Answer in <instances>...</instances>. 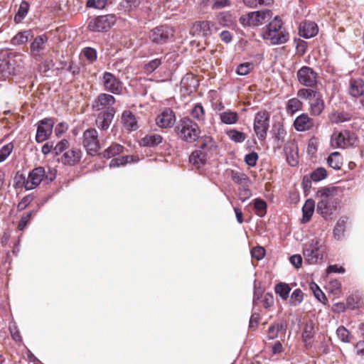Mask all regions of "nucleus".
I'll return each instance as SVG.
<instances>
[{
	"mask_svg": "<svg viewBox=\"0 0 364 364\" xmlns=\"http://www.w3.org/2000/svg\"><path fill=\"white\" fill-rule=\"evenodd\" d=\"M338 188L335 186H323L316 193L318 200L316 212L326 220L332 217L336 212L339 205V200L336 198Z\"/></svg>",
	"mask_w": 364,
	"mask_h": 364,
	"instance_id": "nucleus-1",
	"label": "nucleus"
},
{
	"mask_svg": "<svg viewBox=\"0 0 364 364\" xmlns=\"http://www.w3.org/2000/svg\"><path fill=\"white\" fill-rule=\"evenodd\" d=\"M302 252L306 262L315 264L323 259L326 248L320 239L314 237L304 245Z\"/></svg>",
	"mask_w": 364,
	"mask_h": 364,
	"instance_id": "nucleus-2",
	"label": "nucleus"
},
{
	"mask_svg": "<svg viewBox=\"0 0 364 364\" xmlns=\"http://www.w3.org/2000/svg\"><path fill=\"white\" fill-rule=\"evenodd\" d=\"M282 22L278 16H275L269 25L264 28L262 36L264 39L268 40L272 44H282L286 43L289 39L287 33L281 31Z\"/></svg>",
	"mask_w": 364,
	"mask_h": 364,
	"instance_id": "nucleus-3",
	"label": "nucleus"
},
{
	"mask_svg": "<svg viewBox=\"0 0 364 364\" xmlns=\"http://www.w3.org/2000/svg\"><path fill=\"white\" fill-rule=\"evenodd\" d=\"M177 135L186 141H194L200 136L198 125L190 118L184 117L178 122L175 128Z\"/></svg>",
	"mask_w": 364,
	"mask_h": 364,
	"instance_id": "nucleus-4",
	"label": "nucleus"
},
{
	"mask_svg": "<svg viewBox=\"0 0 364 364\" xmlns=\"http://www.w3.org/2000/svg\"><path fill=\"white\" fill-rule=\"evenodd\" d=\"M55 171L50 170L46 173L43 167H38L31 171L27 179L23 182L24 188L26 190H32L38 186L44 179L48 181H52L55 178Z\"/></svg>",
	"mask_w": 364,
	"mask_h": 364,
	"instance_id": "nucleus-5",
	"label": "nucleus"
},
{
	"mask_svg": "<svg viewBox=\"0 0 364 364\" xmlns=\"http://www.w3.org/2000/svg\"><path fill=\"white\" fill-rule=\"evenodd\" d=\"M272 16V11L268 9L249 12L240 16V22L244 26L256 27L268 21Z\"/></svg>",
	"mask_w": 364,
	"mask_h": 364,
	"instance_id": "nucleus-6",
	"label": "nucleus"
},
{
	"mask_svg": "<svg viewBox=\"0 0 364 364\" xmlns=\"http://www.w3.org/2000/svg\"><path fill=\"white\" fill-rule=\"evenodd\" d=\"M357 143L356 135L348 130L335 131L331 138L333 148L346 149L355 146Z\"/></svg>",
	"mask_w": 364,
	"mask_h": 364,
	"instance_id": "nucleus-7",
	"label": "nucleus"
},
{
	"mask_svg": "<svg viewBox=\"0 0 364 364\" xmlns=\"http://www.w3.org/2000/svg\"><path fill=\"white\" fill-rule=\"evenodd\" d=\"M23 60L24 58L22 55L16 54L12 58H10L8 62L0 64L3 76L7 77L21 73L24 65Z\"/></svg>",
	"mask_w": 364,
	"mask_h": 364,
	"instance_id": "nucleus-8",
	"label": "nucleus"
},
{
	"mask_svg": "<svg viewBox=\"0 0 364 364\" xmlns=\"http://www.w3.org/2000/svg\"><path fill=\"white\" fill-rule=\"evenodd\" d=\"M115 17L112 15L100 16L90 21L88 28L93 32L106 31L114 25Z\"/></svg>",
	"mask_w": 364,
	"mask_h": 364,
	"instance_id": "nucleus-9",
	"label": "nucleus"
},
{
	"mask_svg": "<svg viewBox=\"0 0 364 364\" xmlns=\"http://www.w3.org/2000/svg\"><path fill=\"white\" fill-rule=\"evenodd\" d=\"M269 114L267 112H257L254 119V131L259 139H264L269 129Z\"/></svg>",
	"mask_w": 364,
	"mask_h": 364,
	"instance_id": "nucleus-10",
	"label": "nucleus"
},
{
	"mask_svg": "<svg viewBox=\"0 0 364 364\" xmlns=\"http://www.w3.org/2000/svg\"><path fill=\"white\" fill-rule=\"evenodd\" d=\"M214 146V141L210 137L205 139V142L200 145L202 149H198L192 152L189 157L190 162L197 168L205 164L206 154L205 149H210Z\"/></svg>",
	"mask_w": 364,
	"mask_h": 364,
	"instance_id": "nucleus-11",
	"label": "nucleus"
},
{
	"mask_svg": "<svg viewBox=\"0 0 364 364\" xmlns=\"http://www.w3.org/2000/svg\"><path fill=\"white\" fill-rule=\"evenodd\" d=\"M83 145L90 154H93L98 151L100 144L96 129H89L84 132Z\"/></svg>",
	"mask_w": 364,
	"mask_h": 364,
	"instance_id": "nucleus-12",
	"label": "nucleus"
},
{
	"mask_svg": "<svg viewBox=\"0 0 364 364\" xmlns=\"http://www.w3.org/2000/svg\"><path fill=\"white\" fill-rule=\"evenodd\" d=\"M216 27L213 23L208 21H196L191 29L193 36H208L216 31Z\"/></svg>",
	"mask_w": 364,
	"mask_h": 364,
	"instance_id": "nucleus-13",
	"label": "nucleus"
},
{
	"mask_svg": "<svg viewBox=\"0 0 364 364\" xmlns=\"http://www.w3.org/2000/svg\"><path fill=\"white\" fill-rule=\"evenodd\" d=\"M102 84L106 90L113 94H119L122 90L121 81L109 72H105L103 74Z\"/></svg>",
	"mask_w": 364,
	"mask_h": 364,
	"instance_id": "nucleus-14",
	"label": "nucleus"
},
{
	"mask_svg": "<svg viewBox=\"0 0 364 364\" xmlns=\"http://www.w3.org/2000/svg\"><path fill=\"white\" fill-rule=\"evenodd\" d=\"M54 125V121L50 118L41 120L37 128L36 139L38 142L46 141L51 134Z\"/></svg>",
	"mask_w": 364,
	"mask_h": 364,
	"instance_id": "nucleus-15",
	"label": "nucleus"
},
{
	"mask_svg": "<svg viewBox=\"0 0 364 364\" xmlns=\"http://www.w3.org/2000/svg\"><path fill=\"white\" fill-rule=\"evenodd\" d=\"M171 36H173V30L166 26L155 28L150 34L152 42L157 44L166 43Z\"/></svg>",
	"mask_w": 364,
	"mask_h": 364,
	"instance_id": "nucleus-16",
	"label": "nucleus"
},
{
	"mask_svg": "<svg viewBox=\"0 0 364 364\" xmlns=\"http://www.w3.org/2000/svg\"><path fill=\"white\" fill-rule=\"evenodd\" d=\"M299 82L304 86L311 87L316 83L317 74L309 67H302L297 72Z\"/></svg>",
	"mask_w": 364,
	"mask_h": 364,
	"instance_id": "nucleus-17",
	"label": "nucleus"
},
{
	"mask_svg": "<svg viewBox=\"0 0 364 364\" xmlns=\"http://www.w3.org/2000/svg\"><path fill=\"white\" fill-rule=\"evenodd\" d=\"M176 122L174 112L170 109L164 110L156 119V124L161 128H170Z\"/></svg>",
	"mask_w": 364,
	"mask_h": 364,
	"instance_id": "nucleus-18",
	"label": "nucleus"
},
{
	"mask_svg": "<svg viewBox=\"0 0 364 364\" xmlns=\"http://www.w3.org/2000/svg\"><path fill=\"white\" fill-rule=\"evenodd\" d=\"M314 125V120L304 113L298 116L294 122V127L298 132L309 131L313 129Z\"/></svg>",
	"mask_w": 364,
	"mask_h": 364,
	"instance_id": "nucleus-19",
	"label": "nucleus"
},
{
	"mask_svg": "<svg viewBox=\"0 0 364 364\" xmlns=\"http://www.w3.org/2000/svg\"><path fill=\"white\" fill-rule=\"evenodd\" d=\"M114 114L115 110L114 108L108 109L100 113L96 119L97 127L102 130L107 129L113 119Z\"/></svg>",
	"mask_w": 364,
	"mask_h": 364,
	"instance_id": "nucleus-20",
	"label": "nucleus"
},
{
	"mask_svg": "<svg viewBox=\"0 0 364 364\" xmlns=\"http://www.w3.org/2000/svg\"><path fill=\"white\" fill-rule=\"evenodd\" d=\"M115 102L114 97L109 94L102 93L94 101L92 107L95 109L100 111L112 105Z\"/></svg>",
	"mask_w": 364,
	"mask_h": 364,
	"instance_id": "nucleus-21",
	"label": "nucleus"
},
{
	"mask_svg": "<svg viewBox=\"0 0 364 364\" xmlns=\"http://www.w3.org/2000/svg\"><path fill=\"white\" fill-rule=\"evenodd\" d=\"M317 25L312 21L304 22L299 26V34L305 38L315 36L318 33Z\"/></svg>",
	"mask_w": 364,
	"mask_h": 364,
	"instance_id": "nucleus-22",
	"label": "nucleus"
},
{
	"mask_svg": "<svg viewBox=\"0 0 364 364\" xmlns=\"http://www.w3.org/2000/svg\"><path fill=\"white\" fill-rule=\"evenodd\" d=\"M310 112L314 116H318L324 109V102L321 95L319 93L315 95L309 102Z\"/></svg>",
	"mask_w": 364,
	"mask_h": 364,
	"instance_id": "nucleus-23",
	"label": "nucleus"
},
{
	"mask_svg": "<svg viewBox=\"0 0 364 364\" xmlns=\"http://www.w3.org/2000/svg\"><path fill=\"white\" fill-rule=\"evenodd\" d=\"M315 210V201L311 199H307L303 207H302V218H301V223H308Z\"/></svg>",
	"mask_w": 364,
	"mask_h": 364,
	"instance_id": "nucleus-24",
	"label": "nucleus"
},
{
	"mask_svg": "<svg viewBox=\"0 0 364 364\" xmlns=\"http://www.w3.org/2000/svg\"><path fill=\"white\" fill-rule=\"evenodd\" d=\"M348 91L353 97H358L364 94V82L361 79L351 80Z\"/></svg>",
	"mask_w": 364,
	"mask_h": 364,
	"instance_id": "nucleus-25",
	"label": "nucleus"
},
{
	"mask_svg": "<svg viewBox=\"0 0 364 364\" xmlns=\"http://www.w3.org/2000/svg\"><path fill=\"white\" fill-rule=\"evenodd\" d=\"M287 163L291 166H295L298 164V153L296 146L293 144H289L284 147Z\"/></svg>",
	"mask_w": 364,
	"mask_h": 364,
	"instance_id": "nucleus-26",
	"label": "nucleus"
},
{
	"mask_svg": "<svg viewBox=\"0 0 364 364\" xmlns=\"http://www.w3.org/2000/svg\"><path fill=\"white\" fill-rule=\"evenodd\" d=\"M81 157V152L78 149H70L65 151L62 156V162L65 164L73 165Z\"/></svg>",
	"mask_w": 364,
	"mask_h": 364,
	"instance_id": "nucleus-27",
	"label": "nucleus"
},
{
	"mask_svg": "<svg viewBox=\"0 0 364 364\" xmlns=\"http://www.w3.org/2000/svg\"><path fill=\"white\" fill-rule=\"evenodd\" d=\"M122 122L127 130L134 131L138 127L135 117L129 111H124L122 113Z\"/></svg>",
	"mask_w": 364,
	"mask_h": 364,
	"instance_id": "nucleus-28",
	"label": "nucleus"
},
{
	"mask_svg": "<svg viewBox=\"0 0 364 364\" xmlns=\"http://www.w3.org/2000/svg\"><path fill=\"white\" fill-rule=\"evenodd\" d=\"M33 38L31 30L18 32L12 39L11 43L14 46L23 45Z\"/></svg>",
	"mask_w": 364,
	"mask_h": 364,
	"instance_id": "nucleus-29",
	"label": "nucleus"
},
{
	"mask_svg": "<svg viewBox=\"0 0 364 364\" xmlns=\"http://www.w3.org/2000/svg\"><path fill=\"white\" fill-rule=\"evenodd\" d=\"M220 119L223 124H234L239 120V116L237 112L228 109L220 114Z\"/></svg>",
	"mask_w": 364,
	"mask_h": 364,
	"instance_id": "nucleus-30",
	"label": "nucleus"
},
{
	"mask_svg": "<svg viewBox=\"0 0 364 364\" xmlns=\"http://www.w3.org/2000/svg\"><path fill=\"white\" fill-rule=\"evenodd\" d=\"M46 41L47 38L46 36H37L31 44L32 53L38 55L39 53L44 49Z\"/></svg>",
	"mask_w": 364,
	"mask_h": 364,
	"instance_id": "nucleus-31",
	"label": "nucleus"
},
{
	"mask_svg": "<svg viewBox=\"0 0 364 364\" xmlns=\"http://www.w3.org/2000/svg\"><path fill=\"white\" fill-rule=\"evenodd\" d=\"M231 179L241 186H248L250 183L249 177L243 172L238 171H232L230 175Z\"/></svg>",
	"mask_w": 364,
	"mask_h": 364,
	"instance_id": "nucleus-32",
	"label": "nucleus"
},
{
	"mask_svg": "<svg viewBox=\"0 0 364 364\" xmlns=\"http://www.w3.org/2000/svg\"><path fill=\"white\" fill-rule=\"evenodd\" d=\"M302 108V102L297 98H291L288 100L286 106L287 112L290 115H294L296 112Z\"/></svg>",
	"mask_w": 364,
	"mask_h": 364,
	"instance_id": "nucleus-33",
	"label": "nucleus"
},
{
	"mask_svg": "<svg viewBox=\"0 0 364 364\" xmlns=\"http://www.w3.org/2000/svg\"><path fill=\"white\" fill-rule=\"evenodd\" d=\"M286 325L284 323H274L269 326L267 336L269 339H274L277 337L279 332L284 333Z\"/></svg>",
	"mask_w": 364,
	"mask_h": 364,
	"instance_id": "nucleus-34",
	"label": "nucleus"
},
{
	"mask_svg": "<svg viewBox=\"0 0 364 364\" xmlns=\"http://www.w3.org/2000/svg\"><path fill=\"white\" fill-rule=\"evenodd\" d=\"M328 165L333 169L338 170L342 165V157L339 152H333L328 158Z\"/></svg>",
	"mask_w": 364,
	"mask_h": 364,
	"instance_id": "nucleus-35",
	"label": "nucleus"
},
{
	"mask_svg": "<svg viewBox=\"0 0 364 364\" xmlns=\"http://www.w3.org/2000/svg\"><path fill=\"white\" fill-rule=\"evenodd\" d=\"M274 291L283 300H287L291 291V288L288 284L280 282L275 286Z\"/></svg>",
	"mask_w": 364,
	"mask_h": 364,
	"instance_id": "nucleus-36",
	"label": "nucleus"
},
{
	"mask_svg": "<svg viewBox=\"0 0 364 364\" xmlns=\"http://www.w3.org/2000/svg\"><path fill=\"white\" fill-rule=\"evenodd\" d=\"M29 11V4L26 1H22L19 6L17 13L14 16V21L18 23L26 16Z\"/></svg>",
	"mask_w": 364,
	"mask_h": 364,
	"instance_id": "nucleus-37",
	"label": "nucleus"
},
{
	"mask_svg": "<svg viewBox=\"0 0 364 364\" xmlns=\"http://www.w3.org/2000/svg\"><path fill=\"white\" fill-rule=\"evenodd\" d=\"M314 333V325L313 322L307 323L304 328V332L302 334L303 340L306 344V346L310 344V341L312 338Z\"/></svg>",
	"mask_w": 364,
	"mask_h": 364,
	"instance_id": "nucleus-38",
	"label": "nucleus"
},
{
	"mask_svg": "<svg viewBox=\"0 0 364 364\" xmlns=\"http://www.w3.org/2000/svg\"><path fill=\"white\" fill-rule=\"evenodd\" d=\"M162 141V136L159 134H149L142 139V144L144 146H156Z\"/></svg>",
	"mask_w": 364,
	"mask_h": 364,
	"instance_id": "nucleus-39",
	"label": "nucleus"
},
{
	"mask_svg": "<svg viewBox=\"0 0 364 364\" xmlns=\"http://www.w3.org/2000/svg\"><path fill=\"white\" fill-rule=\"evenodd\" d=\"M227 135L235 143H242L246 139V134L236 129H230L227 132Z\"/></svg>",
	"mask_w": 364,
	"mask_h": 364,
	"instance_id": "nucleus-40",
	"label": "nucleus"
},
{
	"mask_svg": "<svg viewBox=\"0 0 364 364\" xmlns=\"http://www.w3.org/2000/svg\"><path fill=\"white\" fill-rule=\"evenodd\" d=\"M254 208L256 214L259 217H263L267 212V203L264 200L257 198L253 201Z\"/></svg>",
	"mask_w": 364,
	"mask_h": 364,
	"instance_id": "nucleus-41",
	"label": "nucleus"
},
{
	"mask_svg": "<svg viewBox=\"0 0 364 364\" xmlns=\"http://www.w3.org/2000/svg\"><path fill=\"white\" fill-rule=\"evenodd\" d=\"M134 161L132 156H119L113 159L109 164L110 167H117Z\"/></svg>",
	"mask_w": 364,
	"mask_h": 364,
	"instance_id": "nucleus-42",
	"label": "nucleus"
},
{
	"mask_svg": "<svg viewBox=\"0 0 364 364\" xmlns=\"http://www.w3.org/2000/svg\"><path fill=\"white\" fill-rule=\"evenodd\" d=\"M304 299V294L300 289H295L289 298V304L291 306H296L300 304Z\"/></svg>",
	"mask_w": 364,
	"mask_h": 364,
	"instance_id": "nucleus-43",
	"label": "nucleus"
},
{
	"mask_svg": "<svg viewBox=\"0 0 364 364\" xmlns=\"http://www.w3.org/2000/svg\"><path fill=\"white\" fill-rule=\"evenodd\" d=\"M123 151V146L118 144H114L109 146L104 152V156L107 158H111L117 154H120Z\"/></svg>",
	"mask_w": 364,
	"mask_h": 364,
	"instance_id": "nucleus-44",
	"label": "nucleus"
},
{
	"mask_svg": "<svg viewBox=\"0 0 364 364\" xmlns=\"http://www.w3.org/2000/svg\"><path fill=\"white\" fill-rule=\"evenodd\" d=\"M336 335L338 338L343 343H349L351 340V336L349 331L344 326H339L336 330Z\"/></svg>",
	"mask_w": 364,
	"mask_h": 364,
	"instance_id": "nucleus-45",
	"label": "nucleus"
},
{
	"mask_svg": "<svg viewBox=\"0 0 364 364\" xmlns=\"http://www.w3.org/2000/svg\"><path fill=\"white\" fill-rule=\"evenodd\" d=\"M14 149L12 143H9L0 147V163L4 161L11 154Z\"/></svg>",
	"mask_w": 364,
	"mask_h": 364,
	"instance_id": "nucleus-46",
	"label": "nucleus"
},
{
	"mask_svg": "<svg viewBox=\"0 0 364 364\" xmlns=\"http://www.w3.org/2000/svg\"><path fill=\"white\" fill-rule=\"evenodd\" d=\"M254 65L251 63H240L236 68V73L239 75H246L253 69Z\"/></svg>",
	"mask_w": 364,
	"mask_h": 364,
	"instance_id": "nucleus-47",
	"label": "nucleus"
},
{
	"mask_svg": "<svg viewBox=\"0 0 364 364\" xmlns=\"http://www.w3.org/2000/svg\"><path fill=\"white\" fill-rule=\"evenodd\" d=\"M345 230V220L343 219H340L333 230V235L336 239L341 240L344 233Z\"/></svg>",
	"mask_w": 364,
	"mask_h": 364,
	"instance_id": "nucleus-48",
	"label": "nucleus"
},
{
	"mask_svg": "<svg viewBox=\"0 0 364 364\" xmlns=\"http://www.w3.org/2000/svg\"><path fill=\"white\" fill-rule=\"evenodd\" d=\"M327 176L326 170L324 168L320 167L314 171L311 174V178L314 181L318 182Z\"/></svg>",
	"mask_w": 364,
	"mask_h": 364,
	"instance_id": "nucleus-49",
	"label": "nucleus"
},
{
	"mask_svg": "<svg viewBox=\"0 0 364 364\" xmlns=\"http://www.w3.org/2000/svg\"><path fill=\"white\" fill-rule=\"evenodd\" d=\"M317 92L311 90V89H300L297 92L298 97L304 99V100H309V102L311 100L313 97H315L316 95H317Z\"/></svg>",
	"mask_w": 364,
	"mask_h": 364,
	"instance_id": "nucleus-50",
	"label": "nucleus"
},
{
	"mask_svg": "<svg viewBox=\"0 0 364 364\" xmlns=\"http://www.w3.org/2000/svg\"><path fill=\"white\" fill-rule=\"evenodd\" d=\"M243 1L245 4L252 8L258 6H269L273 3V0H243Z\"/></svg>",
	"mask_w": 364,
	"mask_h": 364,
	"instance_id": "nucleus-51",
	"label": "nucleus"
},
{
	"mask_svg": "<svg viewBox=\"0 0 364 364\" xmlns=\"http://www.w3.org/2000/svg\"><path fill=\"white\" fill-rule=\"evenodd\" d=\"M191 115L198 120H202L204 118V109L201 105L197 104L191 111Z\"/></svg>",
	"mask_w": 364,
	"mask_h": 364,
	"instance_id": "nucleus-52",
	"label": "nucleus"
},
{
	"mask_svg": "<svg viewBox=\"0 0 364 364\" xmlns=\"http://www.w3.org/2000/svg\"><path fill=\"white\" fill-rule=\"evenodd\" d=\"M161 62L159 58L154 59L144 65V70L147 73L154 72L160 65Z\"/></svg>",
	"mask_w": 364,
	"mask_h": 364,
	"instance_id": "nucleus-53",
	"label": "nucleus"
},
{
	"mask_svg": "<svg viewBox=\"0 0 364 364\" xmlns=\"http://www.w3.org/2000/svg\"><path fill=\"white\" fill-rule=\"evenodd\" d=\"M33 213V211H31V212L26 213L22 215V217L18 223V229L19 230H24V228L26 227V225L29 223Z\"/></svg>",
	"mask_w": 364,
	"mask_h": 364,
	"instance_id": "nucleus-54",
	"label": "nucleus"
},
{
	"mask_svg": "<svg viewBox=\"0 0 364 364\" xmlns=\"http://www.w3.org/2000/svg\"><path fill=\"white\" fill-rule=\"evenodd\" d=\"M107 2V0H87V6L101 9L105 6Z\"/></svg>",
	"mask_w": 364,
	"mask_h": 364,
	"instance_id": "nucleus-55",
	"label": "nucleus"
},
{
	"mask_svg": "<svg viewBox=\"0 0 364 364\" xmlns=\"http://www.w3.org/2000/svg\"><path fill=\"white\" fill-rule=\"evenodd\" d=\"M265 255V250L262 247L258 246L252 249L251 255L257 260L262 259Z\"/></svg>",
	"mask_w": 364,
	"mask_h": 364,
	"instance_id": "nucleus-56",
	"label": "nucleus"
},
{
	"mask_svg": "<svg viewBox=\"0 0 364 364\" xmlns=\"http://www.w3.org/2000/svg\"><path fill=\"white\" fill-rule=\"evenodd\" d=\"M68 146V141L65 139H63L58 142L54 147L53 151L56 155L61 154L63 151H65Z\"/></svg>",
	"mask_w": 364,
	"mask_h": 364,
	"instance_id": "nucleus-57",
	"label": "nucleus"
},
{
	"mask_svg": "<svg viewBox=\"0 0 364 364\" xmlns=\"http://www.w3.org/2000/svg\"><path fill=\"white\" fill-rule=\"evenodd\" d=\"M258 159V155L255 152L247 154L245 157V161L250 166H255Z\"/></svg>",
	"mask_w": 364,
	"mask_h": 364,
	"instance_id": "nucleus-58",
	"label": "nucleus"
},
{
	"mask_svg": "<svg viewBox=\"0 0 364 364\" xmlns=\"http://www.w3.org/2000/svg\"><path fill=\"white\" fill-rule=\"evenodd\" d=\"M243 186L244 187L240 188L239 192V197L242 201L246 200L247 199L250 198V196H252V193L250 190L246 187L247 186Z\"/></svg>",
	"mask_w": 364,
	"mask_h": 364,
	"instance_id": "nucleus-59",
	"label": "nucleus"
},
{
	"mask_svg": "<svg viewBox=\"0 0 364 364\" xmlns=\"http://www.w3.org/2000/svg\"><path fill=\"white\" fill-rule=\"evenodd\" d=\"M311 289L313 290L314 291V294L315 295V296L320 301H321L322 299H326V296L324 295V294L322 292V291L319 289L318 286L315 284V283H312L311 284Z\"/></svg>",
	"mask_w": 364,
	"mask_h": 364,
	"instance_id": "nucleus-60",
	"label": "nucleus"
},
{
	"mask_svg": "<svg viewBox=\"0 0 364 364\" xmlns=\"http://www.w3.org/2000/svg\"><path fill=\"white\" fill-rule=\"evenodd\" d=\"M341 287V283L338 280H333L329 282L328 288L332 293L338 294L340 292Z\"/></svg>",
	"mask_w": 364,
	"mask_h": 364,
	"instance_id": "nucleus-61",
	"label": "nucleus"
},
{
	"mask_svg": "<svg viewBox=\"0 0 364 364\" xmlns=\"http://www.w3.org/2000/svg\"><path fill=\"white\" fill-rule=\"evenodd\" d=\"M84 55L87 60L92 62L97 58V53L95 49L91 48H87L83 51Z\"/></svg>",
	"mask_w": 364,
	"mask_h": 364,
	"instance_id": "nucleus-62",
	"label": "nucleus"
},
{
	"mask_svg": "<svg viewBox=\"0 0 364 364\" xmlns=\"http://www.w3.org/2000/svg\"><path fill=\"white\" fill-rule=\"evenodd\" d=\"M68 126L65 122L58 123L55 128V134L56 136H60L68 130Z\"/></svg>",
	"mask_w": 364,
	"mask_h": 364,
	"instance_id": "nucleus-63",
	"label": "nucleus"
},
{
	"mask_svg": "<svg viewBox=\"0 0 364 364\" xmlns=\"http://www.w3.org/2000/svg\"><path fill=\"white\" fill-rule=\"evenodd\" d=\"M291 264L296 269L301 267L302 264V257L300 255H294L289 258Z\"/></svg>",
	"mask_w": 364,
	"mask_h": 364,
	"instance_id": "nucleus-64",
	"label": "nucleus"
}]
</instances>
